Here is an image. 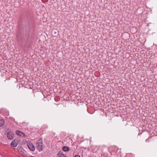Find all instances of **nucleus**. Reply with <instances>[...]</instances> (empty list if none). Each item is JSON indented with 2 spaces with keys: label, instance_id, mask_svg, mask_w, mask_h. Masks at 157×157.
I'll list each match as a JSON object with an SVG mask.
<instances>
[{
  "label": "nucleus",
  "instance_id": "f257e3e1",
  "mask_svg": "<svg viewBox=\"0 0 157 157\" xmlns=\"http://www.w3.org/2000/svg\"><path fill=\"white\" fill-rule=\"evenodd\" d=\"M37 149L39 151H42L44 147L43 143L41 142H38L36 144Z\"/></svg>",
  "mask_w": 157,
  "mask_h": 157
},
{
  "label": "nucleus",
  "instance_id": "f03ea898",
  "mask_svg": "<svg viewBox=\"0 0 157 157\" xmlns=\"http://www.w3.org/2000/svg\"><path fill=\"white\" fill-rule=\"evenodd\" d=\"M27 146L29 149L31 151H34L35 150V147L32 143H28Z\"/></svg>",
  "mask_w": 157,
  "mask_h": 157
},
{
  "label": "nucleus",
  "instance_id": "7ed1b4c3",
  "mask_svg": "<svg viewBox=\"0 0 157 157\" xmlns=\"http://www.w3.org/2000/svg\"><path fill=\"white\" fill-rule=\"evenodd\" d=\"M14 135L12 132H9L7 134V137L8 139L12 140L14 137Z\"/></svg>",
  "mask_w": 157,
  "mask_h": 157
},
{
  "label": "nucleus",
  "instance_id": "20e7f679",
  "mask_svg": "<svg viewBox=\"0 0 157 157\" xmlns=\"http://www.w3.org/2000/svg\"><path fill=\"white\" fill-rule=\"evenodd\" d=\"M16 133L17 134L20 136H24L25 134L23 133L22 132L19 130H17L16 132Z\"/></svg>",
  "mask_w": 157,
  "mask_h": 157
},
{
  "label": "nucleus",
  "instance_id": "39448f33",
  "mask_svg": "<svg viewBox=\"0 0 157 157\" xmlns=\"http://www.w3.org/2000/svg\"><path fill=\"white\" fill-rule=\"evenodd\" d=\"M11 145L13 147H15L17 146V144L15 141H12L11 143Z\"/></svg>",
  "mask_w": 157,
  "mask_h": 157
},
{
  "label": "nucleus",
  "instance_id": "423d86ee",
  "mask_svg": "<svg viewBox=\"0 0 157 157\" xmlns=\"http://www.w3.org/2000/svg\"><path fill=\"white\" fill-rule=\"evenodd\" d=\"M62 150L64 151L67 152L69 151V148L66 146H64L62 147Z\"/></svg>",
  "mask_w": 157,
  "mask_h": 157
},
{
  "label": "nucleus",
  "instance_id": "0eeeda50",
  "mask_svg": "<svg viewBox=\"0 0 157 157\" xmlns=\"http://www.w3.org/2000/svg\"><path fill=\"white\" fill-rule=\"evenodd\" d=\"M5 123L3 119L0 120V127L3 126Z\"/></svg>",
  "mask_w": 157,
  "mask_h": 157
},
{
  "label": "nucleus",
  "instance_id": "6e6552de",
  "mask_svg": "<svg viewBox=\"0 0 157 157\" xmlns=\"http://www.w3.org/2000/svg\"><path fill=\"white\" fill-rule=\"evenodd\" d=\"M58 155L59 157H66L65 155L62 153L58 154Z\"/></svg>",
  "mask_w": 157,
  "mask_h": 157
},
{
  "label": "nucleus",
  "instance_id": "1a4fd4ad",
  "mask_svg": "<svg viewBox=\"0 0 157 157\" xmlns=\"http://www.w3.org/2000/svg\"><path fill=\"white\" fill-rule=\"evenodd\" d=\"M125 34H126L128 36H129V34H128L127 33H126L123 34L122 35V36H124V35Z\"/></svg>",
  "mask_w": 157,
  "mask_h": 157
},
{
  "label": "nucleus",
  "instance_id": "9d476101",
  "mask_svg": "<svg viewBox=\"0 0 157 157\" xmlns=\"http://www.w3.org/2000/svg\"><path fill=\"white\" fill-rule=\"evenodd\" d=\"M75 157H80V156L79 155H76L75 156Z\"/></svg>",
  "mask_w": 157,
  "mask_h": 157
},
{
  "label": "nucleus",
  "instance_id": "9b49d317",
  "mask_svg": "<svg viewBox=\"0 0 157 157\" xmlns=\"http://www.w3.org/2000/svg\"><path fill=\"white\" fill-rule=\"evenodd\" d=\"M147 139L146 140V142H147Z\"/></svg>",
  "mask_w": 157,
  "mask_h": 157
},
{
  "label": "nucleus",
  "instance_id": "f8f14e48",
  "mask_svg": "<svg viewBox=\"0 0 157 157\" xmlns=\"http://www.w3.org/2000/svg\"><path fill=\"white\" fill-rule=\"evenodd\" d=\"M29 157H34L33 156H29Z\"/></svg>",
  "mask_w": 157,
  "mask_h": 157
}]
</instances>
